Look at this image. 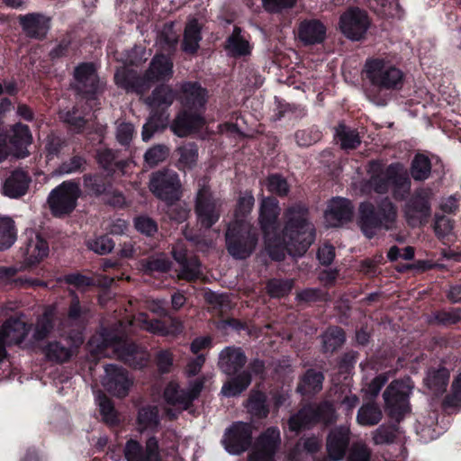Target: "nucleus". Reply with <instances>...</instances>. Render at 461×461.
Wrapping results in <instances>:
<instances>
[{"label": "nucleus", "instance_id": "1", "mask_svg": "<svg viewBox=\"0 0 461 461\" xmlns=\"http://www.w3.org/2000/svg\"><path fill=\"white\" fill-rule=\"evenodd\" d=\"M279 212L277 200L271 197L262 199L259 222L265 232L266 251L274 260L284 259L286 251L293 256L304 254L315 240V228L310 221L308 208L301 203L287 207L283 214L282 233L275 236L272 231Z\"/></svg>", "mask_w": 461, "mask_h": 461}, {"label": "nucleus", "instance_id": "2", "mask_svg": "<svg viewBox=\"0 0 461 461\" xmlns=\"http://www.w3.org/2000/svg\"><path fill=\"white\" fill-rule=\"evenodd\" d=\"M251 194H245L239 199L235 212V221L226 232V244L229 253L237 258H246L254 250L258 239L253 228L243 218L248 215L254 205Z\"/></svg>", "mask_w": 461, "mask_h": 461}, {"label": "nucleus", "instance_id": "3", "mask_svg": "<svg viewBox=\"0 0 461 461\" xmlns=\"http://www.w3.org/2000/svg\"><path fill=\"white\" fill-rule=\"evenodd\" d=\"M173 63L166 56L158 55L152 59L149 69L142 78L131 80L130 74L124 68L118 69L114 78L117 85L127 90H134L137 93L143 94L149 86L147 82L166 80L172 77Z\"/></svg>", "mask_w": 461, "mask_h": 461}, {"label": "nucleus", "instance_id": "4", "mask_svg": "<svg viewBox=\"0 0 461 461\" xmlns=\"http://www.w3.org/2000/svg\"><path fill=\"white\" fill-rule=\"evenodd\" d=\"M396 218V208L387 199L381 203L377 212L372 203H363L359 207L358 225L365 236L371 239L381 227L385 230L393 229Z\"/></svg>", "mask_w": 461, "mask_h": 461}, {"label": "nucleus", "instance_id": "5", "mask_svg": "<svg viewBox=\"0 0 461 461\" xmlns=\"http://www.w3.org/2000/svg\"><path fill=\"white\" fill-rule=\"evenodd\" d=\"M365 72L370 83L379 88L387 90L398 89L403 85V72L382 59L366 61Z\"/></svg>", "mask_w": 461, "mask_h": 461}, {"label": "nucleus", "instance_id": "6", "mask_svg": "<svg viewBox=\"0 0 461 461\" xmlns=\"http://www.w3.org/2000/svg\"><path fill=\"white\" fill-rule=\"evenodd\" d=\"M413 388L410 377L393 381L383 393L388 414L399 420L410 411L409 396Z\"/></svg>", "mask_w": 461, "mask_h": 461}, {"label": "nucleus", "instance_id": "7", "mask_svg": "<svg viewBox=\"0 0 461 461\" xmlns=\"http://www.w3.org/2000/svg\"><path fill=\"white\" fill-rule=\"evenodd\" d=\"M81 194L79 185L72 181H64L49 194L48 204L55 217H62L71 213L77 206Z\"/></svg>", "mask_w": 461, "mask_h": 461}, {"label": "nucleus", "instance_id": "8", "mask_svg": "<svg viewBox=\"0 0 461 461\" xmlns=\"http://www.w3.org/2000/svg\"><path fill=\"white\" fill-rule=\"evenodd\" d=\"M197 224L202 229L208 230L212 227L221 216V203L214 198L209 186L199 188L194 205Z\"/></svg>", "mask_w": 461, "mask_h": 461}, {"label": "nucleus", "instance_id": "9", "mask_svg": "<svg viewBox=\"0 0 461 461\" xmlns=\"http://www.w3.org/2000/svg\"><path fill=\"white\" fill-rule=\"evenodd\" d=\"M335 420L334 408L331 404L325 402L316 409L306 407L301 410L298 414L289 420V428L291 430L297 431L317 421L329 424L335 421Z\"/></svg>", "mask_w": 461, "mask_h": 461}, {"label": "nucleus", "instance_id": "10", "mask_svg": "<svg viewBox=\"0 0 461 461\" xmlns=\"http://www.w3.org/2000/svg\"><path fill=\"white\" fill-rule=\"evenodd\" d=\"M370 23L367 14L357 7L348 9L339 19L341 32L351 41L362 40Z\"/></svg>", "mask_w": 461, "mask_h": 461}, {"label": "nucleus", "instance_id": "11", "mask_svg": "<svg viewBox=\"0 0 461 461\" xmlns=\"http://www.w3.org/2000/svg\"><path fill=\"white\" fill-rule=\"evenodd\" d=\"M29 330L30 327L21 317L10 318L3 323L0 327V362L6 356L5 347L22 343Z\"/></svg>", "mask_w": 461, "mask_h": 461}, {"label": "nucleus", "instance_id": "12", "mask_svg": "<svg viewBox=\"0 0 461 461\" xmlns=\"http://www.w3.org/2000/svg\"><path fill=\"white\" fill-rule=\"evenodd\" d=\"M431 197L430 190L422 189L418 191L406 203L404 214L410 225L416 226L428 221L431 214L429 203Z\"/></svg>", "mask_w": 461, "mask_h": 461}, {"label": "nucleus", "instance_id": "13", "mask_svg": "<svg viewBox=\"0 0 461 461\" xmlns=\"http://www.w3.org/2000/svg\"><path fill=\"white\" fill-rule=\"evenodd\" d=\"M251 438V426L244 422H236L225 432L223 443L230 454H240L249 448Z\"/></svg>", "mask_w": 461, "mask_h": 461}, {"label": "nucleus", "instance_id": "14", "mask_svg": "<svg viewBox=\"0 0 461 461\" xmlns=\"http://www.w3.org/2000/svg\"><path fill=\"white\" fill-rule=\"evenodd\" d=\"M178 99L182 109L203 113L208 99V92L196 82H185L181 85Z\"/></svg>", "mask_w": 461, "mask_h": 461}, {"label": "nucleus", "instance_id": "15", "mask_svg": "<svg viewBox=\"0 0 461 461\" xmlns=\"http://www.w3.org/2000/svg\"><path fill=\"white\" fill-rule=\"evenodd\" d=\"M149 189L159 199L171 203L178 198L179 179L176 174L156 173L150 179Z\"/></svg>", "mask_w": 461, "mask_h": 461}, {"label": "nucleus", "instance_id": "16", "mask_svg": "<svg viewBox=\"0 0 461 461\" xmlns=\"http://www.w3.org/2000/svg\"><path fill=\"white\" fill-rule=\"evenodd\" d=\"M132 384L127 373L113 365L105 367V374L102 378V385L112 395L125 397Z\"/></svg>", "mask_w": 461, "mask_h": 461}, {"label": "nucleus", "instance_id": "17", "mask_svg": "<svg viewBox=\"0 0 461 461\" xmlns=\"http://www.w3.org/2000/svg\"><path fill=\"white\" fill-rule=\"evenodd\" d=\"M48 241L38 232H27V240L23 249L24 267L38 265L49 256Z\"/></svg>", "mask_w": 461, "mask_h": 461}, {"label": "nucleus", "instance_id": "18", "mask_svg": "<svg viewBox=\"0 0 461 461\" xmlns=\"http://www.w3.org/2000/svg\"><path fill=\"white\" fill-rule=\"evenodd\" d=\"M401 169V164H392L386 167L378 161H372L368 166L370 179L368 185L371 189L378 194H384L392 183V176Z\"/></svg>", "mask_w": 461, "mask_h": 461}, {"label": "nucleus", "instance_id": "19", "mask_svg": "<svg viewBox=\"0 0 461 461\" xmlns=\"http://www.w3.org/2000/svg\"><path fill=\"white\" fill-rule=\"evenodd\" d=\"M204 123L202 113L182 109L171 122L170 129L175 135L184 138L199 131Z\"/></svg>", "mask_w": 461, "mask_h": 461}, {"label": "nucleus", "instance_id": "20", "mask_svg": "<svg viewBox=\"0 0 461 461\" xmlns=\"http://www.w3.org/2000/svg\"><path fill=\"white\" fill-rule=\"evenodd\" d=\"M353 215V206L349 200L334 197L329 201L324 212L326 224L329 227H339L349 221Z\"/></svg>", "mask_w": 461, "mask_h": 461}, {"label": "nucleus", "instance_id": "21", "mask_svg": "<svg viewBox=\"0 0 461 461\" xmlns=\"http://www.w3.org/2000/svg\"><path fill=\"white\" fill-rule=\"evenodd\" d=\"M124 455L127 461H160L158 440L154 437L147 440L144 452L139 442L129 440L125 446Z\"/></svg>", "mask_w": 461, "mask_h": 461}, {"label": "nucleus", "instance_id": "22", "mask_svg": "<svg viewBox=\"0 0 461 461\" xmlns=\"http://www.w3.org/2000/svg\"><path fill=\"white\" fill-rule=\"evenodd\" d=\"M280 435L276 429H268L260 436L257 442L256 450L248 461H274L273 455L279 444Z\"/></svg>", "mask_w": 461, "mask_h": 461}, {"label": "nucleus", "instance_id": "23", "mask_svg": "<svg viewBox=\"0 0 461 461\" xmlns=\"http://www.w3.org/2000/svg\"><path fill=\"white\" fill-rule=\"evenodd\" d=\"M350 430L347 427H339L330 431L327 438L326 449L331 461L344 458L349 444Z\"/></svg>", "mask_w": 461, "mask_h": 461}, {"label": "nucleus", "instance_id": "24", "mask_svg": "<svg viewBox=\"0 0 461 461\" xmlns=\"http://www.w3.org/2000/svg\"><path fill=\"white\" fill-rule=\"evenodd\" d=\"M76 86L86 95H95L100 88V81L92 64H81L75 69Z\"/></svg>", "mask_w": 461, "mask_h": 461}, {"label": "nucleus", "instance_id": "25", "mask_svg": "<svg viewBox=\"0 0 461 461\" xmlns=\"http://www.w3.org/2000/svg\"><path fill=\"white\" fill-rule=\"evenodd\" d=\"M172 255L181 267V270L177 274L178 279L192 280L198 275L200 262L195 257H187L186 249L183 242H177L173 247Z\"/></svg>", "mask_w": 461, "mask_h": 461}, {"label": "nucleus", "instance_id": "26", "mask_svg": "<svg viewBox=\"0 0 461 461\" xmlns=\"http://www.w3.org/2000/svg\"><path fill=\"white\" fill-rule=\"evenodd\" d=\"M23 32L32 38L44 37L50 25V18L41 14H28L19 16Z\"/></svg>", "mask_w": 461, "mask_h": 461}, {"label": "nucleus", "instance_id": "27", "mask_svg": "<svg viewBox=\"0 0 461 461\" xmlns=\"http://www.w3.org/2000/svg\"><path fill=\"white\" fill-rule=\"evenodd\" d=\"M246 357L240 348L227 347L220 353L219 366L227 375H235L243 367Z\"/></svg>", "mask_w": 461, "mask_h": 461}, {"label": "nucleus", "instance_id": "28", "mask_svg": "<svg viewBox=\"0 0 461 461\" xmlns=\"http://www.w3.org/2000/svg\"><path fill=\"white\" fill-rule=\"evenodd\" d=\"M141 329L160 335H176L182 331L183 324L176 319H169L168 324L160 321H148L144 314H140L136 320Z\"/></svg>", "mask_w": 461, "mask_h": 461}, {"label": "nucleus", "instance_id": "29", "mask_svg": "<svg viewBox=\"0 0 461 461\" xmlns=\"http://www.w3.org/2000/svg\"><path fill=\"white\" fill-rule=\"evenodd\" d=\"M31 281H34L36 283H41V286H49L52 287L55 285L62 286H75V287H89L97 285V280L95 276L84 275L79 272L70 273L68 275H64L62 276H59L56 278V283L52 284L51 281L43 282L36 279H30Z\"/></svg>", "mask_w": 461, "mask_h": 461}, {"label": "nucleus", "instance_id": "30", "mask_svg": "<svg viewBox=\"0 0 461 461\" xmlns=\"http://www.w3.org/2000/svg\"><path fill=\"white\" fill-rule=\"evenodd\" d=\"M298 36L305 44L320 43L326 37V27L317 20L304 21L299 26Z\"/></svg>", "mask_w": 461, "mask_h": 461}, {"label": "nucleus", "instance_id": "31", "mask_svg": "<svg viewBox=\"0 0 461 461\" xmlns=\"http://www.w3.org/2000/svg\"><path fill=\"white\" fill-rule=\"evenodd\" d=\"M30 183L29 176L22 170H15L5 180L3 190L4 194L12 198L23 195Z\"/></svg>", "mask_w": 461, "mask_h": 461}, {"label": "nucleus", "instance_id": "32", "mask_svg": "<svg viewBox=\"0 0 461 461\" xmlns=\"http://www.w3.org/2000/svg\"><path fill=\"white\" fill-rule=\"evenodd\" d=\"M176 97L175 91L163 85L157 87L146 102L154 110H165L174 103Z\"/></svg>", "mask_w": 461, "mask_h": 461}, {"label": "nucleus", "instance_id": "33", "mask_svg": "<svg viewBox=\"0 0 461 461\" xmlns=\"http://www.w3.org/2000/svg\"><path fill=\"white\" fill-rule=\"evenodd\" d=\"M226 50L232 57L247 56L251 53V46L248 40L241 35V30L235 27L231 35L228 38Z\"/></svg>", "mask_w": 461, "mask_h": 461}, {"label": "nucleus", "instance_id": "34", "mask_svg": "<svg viewBox=\"0 0 461 461\" xmlns=\"http://www.w3.org/2000/svg\"><path fill=\"white\" fill-rule=\"evenodd\" d=\"M201 39V27L195 19L190 20L185 28L183 50L194 53L199 48Z\"/></svg>", "mask_w": 461, "mask_h": 461}, {"label": "nucleus", "instance_id": "35", "mask_svg": "<svg viewBox=\"0 0 461 461\" xmlns=\"http://www.w3.org/2000/svg\"><path fill=\"white\" fill-rule=\"evenodd\" d=\"M12 131L13 134L10 137V142L17 149H21L17 156L23 158L27 156V152H24L22 149L30 145L32 140V136L28 126L17 123L14 126Z\"/></svg>", "mask_w": 461, "mask_h": 461}, {"label": "nucleus", "instance_id": "36", "mask_svg": "<svg viewBox=\"0 0 461 461\" xmlns=\"http://www.w3.org/2000/svg\"><path fill=\"white\" fill-rule=\"evenodd\" d=\"M336 140L344 149H353L360 145V137L356 130L348 128L344 124H339L336 128Z\"/></svg>", "mask_w": 461, "mask_h": 461}, {"label": "nucleus", "instance_id": "37", "mask_svg": "<svg viewBox=\"0 0 461 461\" xmlns=\"http://www.w3.org/2000/svg\"><path fill=\"white\" fill-rule=\"evenodd\" d=\"M158 425V411L157 407H145L140 410L137 418V429L143 432L153 429Z\"/></svg>", "mask_w": 461, "mask_h": 461}, {"label": "nucleus", "instance_id": "38", "mask_svg": "<svg viewBox=\"0 0 461 461\" xmlns=\"http://www.w3.org/2000/svg\"><path fill=\"white\" fill-rule=\"evenodd\" d=\"M382 411L373 403L363 405L357 411V421L362 426H374L382 419Z\"/></svg>", "mask_w": 461, "mask_h": 461}, {"label": "nucleus", "instance_id": "39", "mask_svg": "<svg viewBox=\"0 0 461 461\" xmlns=\"http://www.w3.org/2000/svg\"><path fill=\"white\" fill-rule=\"evenodd\" d=\"M449 379L448 371L442 367L429 371L425 380L427 386L435 393L445 392Z\"/></svg>", "mask_w": 461, "mask_h": 461}, {"label": "nucleus", "instance_id": "40", "mask_svg": "<svg viewBox=\"0 0 461 461\" xmlns=\"http://www.w3.org/2000/svg\"><path fill=\"white\" fill-rule=\"evenodd\" d=\"M431 172V163L429 158L422 154L414 157L411 166V175L416 181L427 179Z\"/></svg>", "mask_w": 461, "mask_h": 461}, {"label": "nucleus", "instance_id": "41", "mask_svg": "<svg viewBox=\"0 0 461 461\" xmlns=\"http://www.w3.org/2000/svg\"><path fill=\"white\" fill-rule=\"evenodd\" d=\"M16 240L14 222L8 217L0 218V250L9 249Z\"/></svg>", "mask_w": 461, "mask_h": 461}, {"label": "nucleus", "instance_id": "42", "mask_svg": "<svg viewBox=\"0 0 461 461\" xmlns=\"http://www.w3.org/2000/svg\"><path fill=\"white\" fill-rule=\"evenodd\" d=\"M323 375L312 370L308 371L303 376L298 390L303 394L315 393L321 390Z\"/></svg>", "mask_w": 461, "mask_h": 461}, {"label": "nucleus", "instance_id": "43", "mask_svg": "<svg viewBox=\"0 0 461 461\" xmlns=\"http://www.w3.org/2000/svg\"><path fill=\"white\" fill-rule=\"evenodd\" d=\"M251 379L249 374L243 372L237 377L227 382L221 388V393L224 396L230 397L240 393L250 384Z\"/></svg>", "mask_w": 461, "mask_h": 461}, {"label": "nucleus", "instance_id": "44", "mask_svg": "<svg viewBox=\"0 0 461 461\" xmlns=\"http://www.w3.org/2000/svg\"><path fill=\"white\" fill-rule=\"evenodd\" d=\"M345 341L343 330L338 327H332L326 330L322 336L323 348L326 352H332L340 347Z\"/></svg>", "mask_w": 461, "mask_h": 461}, {"label": "nucleus", "instance_id": "45", "mask_svg": "<svg viewBox=\"0 0 461 461\" xmlns=\"http://www.w3.org/2000/svg\"><path fill=\"white\" fill-rule=\"evenodd\" d=\"M164 396L168 403L176 406L179 410L187 409L185 392L179 391V386L176 383L171 382L167 384Z\"/></svg>", "mask_w": 461, "mask_h": 461}, {"label": "nucleus", "instance_id": "46", "mask_svg": "<svg viewBox=\"0 0 461 461\" xmlns=\"http://www.w3.org/2000/svg\"><path fill=\"white\" fill-rule=\"evenodd\" d=\"M17 268L0 267V281L5 285H14L16 286L41 285V283H36L27 278H15Z\"/></svg>", "mask_w": 461, "mask_h": 461}, {"label": "nucleus", "instance_id": "47", "mask_svg": "<svg viewBox=\"0 0 461 461\" xmlns=\"http://www.w3.org/2000/svg\"><path fill=\"white\" fill-rule=\"evenodd\" d=\"M179 154L178 165L189 168L195 165L198 159V149L194 143H188L177 149Z\"/></svg>", "mask_w": 461, "mask_h": 461}, {"label": "nucleus", "instance_id": "48", "mask_svg": "<svg viewBox=\"0 0 461 461\" xmlns=\"http://www.w3.org/2000/svg\"><path fill=\"white\" fill-rule=\"evenodd\" d=\"M392 184L393 185V194L396 198L402 199L404 194L409 193L411 189V180L402 165L397 174L392 176Z\"/></svg>", "mask_w": 461, "mask_h": 461}, {"label": "nucleus", "instance_id": "49", "mask_svg": "<svg viewBox=\"0 0 461 461\" xmlns=\"http://www.w3.org/2000/svg\"><path fill=\"white\" fill-rule=\"evenodd\" d=\"M266 185L270 193L276 194L278 196H286L290 190L286 179L278 174L269 176Z\"/></svg>", "mask_w": 461, "mask_h": 461}, {"label": "nucleus", "instance_id": "50", "mask_svg": "<svg viewBox=\"0 0 461 461\" xmlns=\"http://www.w3.org/2000/svg\"><path fill=\"white\" fill-rule=\"evenodd\" d=\"M87 248L99 255H105L110 253L114 248V242L113 240L106 236H99L91 239L86 243Z\"/></svg>", "mask_w": 461, "mask_h": 461}, {"label": "nucleus", "instance_id": "51", "mask_svg": "<svg viewBox=\"0 0 461 461\" xmlns=\"http://www.w3.org/2000/svg\"><path fill=\"white\" fill-rule=\"evenodd\" d=\"M169 154V149L165 145H155L148 149L144 155L145 162L149 167H155L163 162Z\"/></svg>", "mask_w": 461, "mask_h": 461}, {"label": "nucleus", "instance_id": "52", "mask_svg": "<svg viewBox=\"0 0 461 461\" xmlns=\"http://www.w3.org/2000/svg\"><path fill=\"white\" fill-rule=\"evenodd\" d=\"M75 352V348H68L58 343H50L46 349V356L51 360L65 362L68 361Z\"/></svg>", "mask_w": 461, "mask_h": 461}, {"label": "nucleus", "instance_id": "53", "mask_svg": "<svg viewBox=\"0 0 461 461\" xmlns=\"http://www.w3.org/2000/svg\"><path fill=\"white\" fill-rule=\"evenodd\" d=\"M143 266L149 273L166 272L170 267V261L164 254H159L149 258Z\"/></svg>", "mask_w": 461, "mask_h": 461}, {"label": "nucleus", "instance_id": "54", "mask_svg": "<svg viewBox=\"0 0 461 461\" xmlns=\"http://www.w3.org/2000/svg\"><path fill=\"white\" fill-rule=\"evenodd\" d=\"M98 402L104 420L108 423H114L116 421V412L112 402L105 395L100 394L98 396Z\"/></svg>", "mask_w": 461, "mask_h": 461}, {"label": "nucleus", "instance_id": "55", "mask_svg": "<svg viewBox=\"0 0 461 461\" xmlns=\"http://www.w3.org/2000/svg\"><path fill=\"white\" fill-rule=\"evenodd\" d=\"M371 450L363 443H356L352 446L348 461H370Z\"/></svg>", "mask_w": 461, "mask_h": 461}, {"label": "nucleus", "instance_id": "56", "mask_svg": "<svg viewBox=\"0 0 461 461\" xmlns=\"http://www.w3.org/2000/svg\"><path fill=\"white\" fill-rule=\"evenodd\" d=\"M52 322L49 314H44L37 322L33 338L36 340L44 339L52 330Z\"/></svg>", "mask_w": 461, "mask_h": 461}, {"label": "nucleus", "instance_id": "57", "mask_svg": "<svg viewBox=\"0 0 461 461\" xmlns=\"http://www.w3.org/2000/svg\"><path fill=\"white\" fill-rule=\"evenodd\" d=\"M388 378L389 377L386 374H380L372 379L371 382L366 384V387L363 389V391L369 397H376L383 386L388 381Z\"/></svg>", "mask_w": 461, "mask_h": 461}, {"label": "nucleus", "instance_id": "58", "mask_svg": "<svg viewBox=\"0 0 461 461\" xmlns=\"http://www.w3.org/2000/svg\"><path fill=\"white\" fill-rule=\"evenodd\" d=\"M167 120H168V115H167L165 117V119L163 120V122H161V123H158L156 122L155 116H151L149 118V120L148 121V122L145 123L143 126L142 133H141L142 140L144 141L149 140L157 130H158L159 128H164L166 126Z\"/></svg>", "mask_w": 461, "mask_h": 461}, {"label": "nucleus", "instance_id": "59", "mask_svg": "<svg viewBox=\"0 0 461 461\" xmlns=\"http://www.w3.org/2000/svg\"><path fill=\"white\" fill-rule=\"evenodd\" d=\"M85 165V160L81 157H73L69 161L62 163L59 168V174H71L80 171Z\"/></svg>", "mask_w": 461, "mask_h": 461}, {"label": "nucleus", "instance_id": "60", "mask_svg": "<svg viewBox=\"0 0 461 461\" xmlns=\"http://www.w3.org/2000/svg\"><path fill=\"white\" fill-rule=\"evenodd\" d=\"M134 134V127L131 123L122 122L117 127L116 137L121 144H128Z\"/></svg>", "mask_w": 461, "mask_h": 461}, {"label": "nucleus", "instance_id": "61", "mask_svg": "<svg viewBox=\"0 0 461 461\" xmlns=\"http://www.w3.org/2000/svg\"><path fill=\"white\" fill-rule=\"evenodd\" d=\"M434 230L438 237H445L451 233L453 230L452 221L445 216L436 218Z\"/></svg>", "mask_w": 461, "mask_h": 461}, {"label": "nucleus", "instance_id": "62", "mask_svg": "<svg viewBox=\"0 0 461 461\" xmlns=\"http://www.w3.org/2000/svg\"><path fill=\"white\" fill-rule=\"evenodd\" d=\"M136 229L146 235H152L157 231L156 223L149 218L139 217L135 220Z\"/></svg>", "mask_w": 461, "mask_h": 461}, {"label": "nucleus", "instance_id": "63", "mask_svg": "<svg viewBox=\"0 0 461 461\" xmlns=\"http://www.w3.org/2000/svg\"><path fill=\"white\" fill-rule=\"evenodd\" d=\"M318 259L323 265H330L335 258V249L333 246L324 244L321 247L317 253Z\"/></svg>", "mask_w": 461, "mask_h": 461}, {"label": "nucleus", "instance_id": "64", "mask_svg": "<svg viewBox=\"0 0 461 461\" xmlns=\"http://www.w3.org/2000/svg\"><path fill=\"white\" fill-rule=\"evenodd\" d=\"M447 403L456 406L461 402V373L456 376L452 384V393L447 398Z\"/></svg>", "mask_w": 461, "mask_h": 461}]
</instances>
